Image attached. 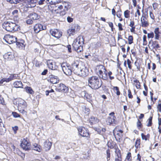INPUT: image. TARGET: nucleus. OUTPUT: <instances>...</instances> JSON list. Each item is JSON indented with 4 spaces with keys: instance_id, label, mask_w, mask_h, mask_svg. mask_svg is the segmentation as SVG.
<instances>
[{
    "instance_id": "0e129e2a",
    "label": "nucleus",
    "mask_w": 161,
    "mask_h": 161,
    "mask_svg": "<svg viewBox=\"0 0 161 161\" xmlns=\"http://www.w3.org/2000/svg\"><path fill=\"white\" fill-rule=\"evenodd\" d=\"M94 129L97 132L99 133H100L102 132L101 128V127H95L94 128Z\"/></svg>"
},
{
    "instance_id": "cd10ccee",
    "label": "nucleus",
    "mask_w": 161,
    "mask_h": 161,
    "mask_svg": "<svg viewBox=\"0 0 161 161\" xmlns=\"http://www.w3.org/2000/svg\"><path fill=\"white\" fill-rule=\"evenodd\" d=\"M6 129L4 125L3 120L0 117V135H3L6 132Z\"/></svg>"
},
{
    "instance_id": "0eeeda50",
    "label": "nucleus",
    "mask_w": 161,
    "mask_h": 161,
    "mask_svg": "<svg viewBox=\"0 0 161 161\" xmlns=\"http://www.w3.org/2000/svg\"><path fill=\"white\" fill-rule=\"evenodd\" d=\"M147 11H142L143 14L141 19V26L142 27H147L149 25Z\"/></svg>"
},
{
    "instance_id": "f257e3e1",
    "label": "nucleus",
    "mask_w": 161,
    "mask_h": 161,
    "mask_svg": "<svg viewBox=\"0 0 161 161\" xmlns=\"http://www.w3.org/2000/svg\"><path fill=\"white\" fill-rule=\"evenodd\" d=\"M84 39L83 36H79L74 40L72 44L73 49L77 53H81L83 51V45Z\"/></svg>"
},
{
    "instance_id": "72a5a7b5",
    "label": "nucleus",
    "mask_w": 161,
    "mask_h": 161,
    "mask_svg": "<svg viewBox=\"0 0 161 161\" xmlns=\"http://www.w3.org/2000/svg\"><path fill=\"white\" fill-rule=\"evenodd\" d=\"M127 41H126L125 39L123 40L125 41L126 43H128L129 45H131L134 43V38L132 35H129L128 37L127 38Z\"/></svg>"
},
{
    "instance_id": "8fccbe9b",
    "label": "nucleus",
    "mask_w": 161,
    "mask_h": 161,
    "mask_svg": "<svg viewBox=\"0 0 161 161\" xmlns=\"http://www.w3.org/2000/svg\"><path fill=\"white\" fill-rule=\"evenodd\" d=\"M152 119H153V116H150L149 119H148L147 121L148 122V123L147 125V127H150L153 124L152 123Z\"/></svg>"
},
{
    "instance_id": "6e6d98bb",
    "label": "nucleus",
    "mask_w": 161,
    "mask_h": 161,
    "mask_svg": "<svg viewBox=\"0 0 161 161\" xmlns=\"http://www.w3.org/2000/svg\"><path fill=\"white\" fill-rule=\"evenodd\" d=\"M128 98L130 99H132L133 97L131 90L130 89H129L128 90Z\"/></svg>"
},
{
    "instance_id": "20e7f679",
    "label": "nucleus",
    "mask_w": 161,
    "mask_h": 161,
    "mask_svg": "<svg viewBox=\"0 0 161 161\" xmlns=\"http://www.w3.org/2000/svg\"><path fill=\"white\" fill-rule=\"evenodd\" d=\"M2 27L6 31L9 32H15L20 30V27L18 25L11 22H4L2 24Z\"/></svg>"
},
{
    "instance_id": "f8f14e48",
    "label": "nucleus",
    "mask_w": 161,
    "mask_h": 161,
    "mask_svg": "<svg viewBox=\"0 0 161 161\" xmlns=\"http://www.w3.org/2000/svg\"><path fill=\"white\" fill-rule=\"evenodd\" d=\"M31 142L27 138H24L21 141L20 144L21 147L25 150H29L31 149Z\"/></svg>"
},
{
    "instance_id": "2eb2a0df",
    "label": "nucleus",
    "mask_w": 161,
    "mask_h": 161,
    "mask_svg": "<svg viewBox=\"0 0 161 161\" xmlns=\"http://www.w3.org/2000/svg\"><path fill=\"white\" fill-rule=\"evenodd\" d=\"M49 32L52 36L55 37L57 39H59L62 35V32L57 29H50Z\"/></svg>"
},
{
    "instance_id": "3c124183",
    "label": "nucleus",
    "mask_w": 161,
    "mask_h": 161,
    "mask_svg": "<svg viewBox=\"0 0 161 161\" xmlns=\"http://www.w3.org/2000/svg\"><path fill=\"white\" fill-rule=\"evenodd\" d=\"M85 69L84 68H81V71H80V74L79 75H78L81 76H85L87 75V74L85 71Z\"/></svg>"
},
{
    "instance_id": "4be33fe9",
    "label": "nucleus",
    "mask_w": 161,
    "mask_h": 161,
    "mask_svg": "<svg viewBox=\"0 0 161 161\" xmlns=\"http://www.w3.org/2000/svg\"><path fill=\"white\" fill-rule=\"evenodd\" d=\"M48 81H50L51 83L53 84H55L59 82V78L57 76L54 75H51L48 77Z\"/></svg>"
},
{
    "instance_id": "774afa93",
    "label": "nucleus",
    "mask_w": 161,
    "mask_h": 161,
    "mask_svg": "<svg viewBox=\"0 0 161 161\" xmlns=\"http://www.w3.org/2000/svg\"><path fill=\"white\" fill-rule=\"evenodd\" d=\"M158 111L161 113V103H159L157 106Z\"/></svg>"
},
{
    "instance_id": "e433bc0d",
    "label": "nucleus",
    "mask_w": 161,
    "mask_h": 161,
    "mask_svg": "<svg viewBox=\"0 0 161 161\" xmlns=\"http://www.w3.org/2000/svg\"><path fill=\"white\" fill-rule=\"evenodd\" d=\"M141 139L140 138H137L136 139L134 146L136 149H140L141 148Z\"/></svg>"
},
{
    "instance_id": "aec40b11",
    "label": "nucleus",
    "mask_w": 161,
    "mask_h": 161,
    "mask_svg": "<svg viewBox=\"0 0 161 161\" xmlns=\"http://www.w3.org/2000/svg\"><path fill=\"white\" fill-rule=\"evenodd\" d=\"M72 66L73 68L72 71L78 75H80V72L81 71V69L80 65H79V64L75 63L72 64Z\"/></svg>"
},
{
    "instance_id": "de8ad7c7",
    "label": "nucleus",
    "mask_w": 161,
    "mask_h": 161,
    "mask_svg": "<svg viewBox=\"0 0 161 161\" xmlns=\"http://www.w3.org/2000/svg\"><path fill=\"white\" fill-rule=\"evenodd\" d=\"M127 66L130 69H131L132 67V63L129 59H127Z\"/></svg>"
},
{
    "instance_id": "09e8293b",
    "label": "nucleus",
    "mask_w": 161,
    "mask_h": 161,
    "mask_svg": "<svg viewBox=\"0 0 161 161\" xmlns=\"http://www.w3.org/2000/svg\"><path fill=\"white\" fill-rule=\"evenodd\" d=\"M136 124L137 127L138 129L141 130V129L143 127V125L141 123V121H140L139 119H138Z\"/></svg>"
},
{
    "instance_id": "c85d7f7f",
    "label": "nucleus",
    "mask_w": 161,
    "mask_h": 161,
    "mask_svg": "<svg viewBox=\"0 0 161 161\" xmlns=\"http://www.w3.org/2000/svg\"><path fill=\"white\" fill-rule=\"evenodd\" d=\"M52 143L49 141L46 140L44 142L43 149L46 151H47L50 150L51 147Z\"/></svg>"
},
{
    "instance_id": "2f4dec72",
    "label": "nucleus",
    "mask_w": 161,
    "mask_h": 161,
    "mask_svg": "<svg viewBox=\"0 0 161 161\" xmlns=\"http://www.w3.org/2000/svg\"><path fill=\"white\" fill-rule=\"evenodd\" d=\"M116 151L115 153L116 157L114 159V161H122V157L121 151Z\"/></svg>"
},
{
    "instance_id": "393cba45",
    "label": "nucleus",
    "mask_w": 161,
    "mask_h": 161,
    "mask_svg": "<svg viewBox=\"0 0 161 161\" xmlns=\"http://www.w3.org/2000/svg\"><path fill=\"white\" fill-rule=\"evenodd\" d=\"M84 94V98L91 103L92 102V97L91 94H89L87 92L84 90L82 92Z\"/></svg>"
},
{
    "instance_id": "6ab92c4d",
    "label": "nucleus",
    "mask_w": 161,
    "mask_h": 161,
    "mask_svg": "<svg viewBox=\"0 0 161 161\" xmlns=\"http://www.w3.org/2000/svg\"><path fill=\"white\" fill-rule=\"evenodd\" d=\"M33 29L34 32L37 33L41 31L46 30V26H43L42 24L38 23L34 25Z\"/></svg>"
},
{
    "instance_id": "c9c22d12",
    "label": "nucleus",
    "mask_w": 161,
    "mask_h": 161,
    "mask_svg": "<svg viewBox=\"0 0 161 161\" xmlns=\"http://www.w3.org/2000/svg\"><path fill=\"white\" fill-rule=\"evenodd\" d=\"M141 136L142 139L143 141H149L150 135L149 133L146 135L144 133H142L141 134Z\"/></svg>"
},
{
    "instance_id": "5701e85b",
    "label": "nucleus",
    "mask_w": 161,
    "mask_h": 161,
    "mask_svg": "<svg viewBox=\"0 0 161 161\" xmlns=\"http://www.w3.org/2000/svg\"><path fill=\"white\" fill-rule=\"evenodd\" d=\"M88 121L90 125L92 126L97 124L99 122V119L97 117L92 116L89 119Z\"/></svg>"
},
{
    "instance_id": "ddd939ff",
    "label": "nucleus",
    "mask_w": 161,
    "mask_h": 161,
    "mask_svg": "<svg viewBox=\"0 0 161 161\" xmlns=\"http://www.w3.org/2000/svg\"><path fill=\"white\" fill-rule=\"evenodd\" d=\"M77 130L79 134L83 137L88 138L90 137V135L87 129L83 126H80L78 128Z\"/></svg>"
},
{
    "instance_id": "9d476101",
    "label": "nucleus",
    "mask_w": 161,
    "mask_h": 161,
    "mask_svg": "<svg viewBox=\"0 0 161 161\" xmlns=\"http://www.w3.org/2000/svg\"><path fill=\"white\" fill-rule=\"evenodd\" d=\"M80 26L77 24H72L70 27L67 30V33L69 36H73L76 32L79 31Z\"/></svg>"
},
{
    "instance_id": "79ce46f5",
    "label": "nucleus",
    "mask_w": 161,
    "mask_h": 161,
    "mask_svg": "<svg viewBox=\"0 0 161 161\" xmlns=\"http://www.w3.org/2000/svg\"><path fill=\"white\" fill-rule=\"evenodd\" d=\"M112 89L117 95L119 96L120 95L121 93L119 87L118 86H113Z\"/></svg>"
},
{
    "instance_id": "7ed1b4c3",
    "label": "nucleus",
    "mask_w": 161,
    "mask_h": 161,
    "mask_svg": "<svg viewBox=\"0 0 161 161\" xmlns=\"http://www.w3.org/2000/svg\"><path fill=\"white\" fill-rule=\"evenodd\" d=\"M95 72L96 74L100 79L104 80L108 79L107 70L104 65L102 64L97 65Z\"/></svg>"
},
{
    "instance_id": "680f3d73",
    "label": "nucleus",
    "mask_w": 161,
    "mask_h": 161,
    "mask_svg": "<svg viewBox=\"0 0 161 161\" xmlns=\"http://www.w3.org/2000/svg\"><path fill=\"white\" fill-rule=\"evenodd\" d=\"M4 82H9L8 78H5L2 79L0 80V85L2 84Z\"/></svg>"
},
{
    "instance_id": "b1692460",
    "label": "nucleus",
    "mask_w": 161,
    "mask_h": 161,
    "mask_svg": "<svg viewBox=\"0 0 161 161\" xmlns=\"http://www.w3.org/2000/svg\"><path fill=\"white\" fill-rule=\"evenodd\" d=\"M3 57L5 61H7L13 60L14 58V56L11 52H9L5 53Z\"/></svg>"
},
{
    "instance_id": "a878e982",
    "label": "nucleus",
    "mask_w": 161,
    "mask_h": 161,
    "mask_svg": "<svg viewBox=\"0 0 161 161\" xmlns=\"http://www.w3.org/2000/svg\"><path fill=\"white\" fill-rule=\"evenodd\" d=\"M17 46L21 49H23L25 48V41L22 39L18 40L16 42Z\"/></svg>"
},
{
    "instance_id": "37998d69",
    "label": "nucleus",
    "mask_w": 161,
    "mask_h": 161,
    "mask_svg": "<svg viewBox=\"0 0 161 161\" xmlns=\"http://www.w3.org/2000/svg\"><path fill=\"white\" fill-rule=\"evenodd\" d=\"M132 157L131 153L130 152L127 153L125 159V161H132Z\"/></svg>"
},
{
    "instance_id": "338daca9",
    "label": "nucleus",
    "mask_w": 161,
    "mask_h": 161,
    "mask_svg": "<svg viewBox=\"0 0 161 161\" xmlns=\"http://www.w3.org/2000/svg\"><path fill=\"white\" fill-rule=\"evenodd\" d=\"M108 24L109 26L111 28V31H113L114 29V25L113 23L112 22H109Z\"/></svg>"
},
{
    "instance_id": "864d4df0",
    "label": "nucleus",
    "mask_w": 161,
    "mask_h": 161,
    "mask_svg": "<svg viewBox=\"0 0 161 161\" xmlns=\"http://www.w3.org/2000/svg\"><path fill=\"white\" fill-rule=\"evenodd\" d=\"M118 44L120 47L121 48V50L122 52L125 53L126 52V50L125 48V44H122L121 42L120 43H119Z\"/></svg>"
},
{
    "instance_id": "6e6552de",
    "label": "nucleus",
    "mask_w": 161,
    "mask_h": 161,
    "mask_svg": "<svg viewBox=\"0 0 161 161\" xmlns=\"http://www.w3.org/2000/svg\"><path fill=\"white\" fill-rule=\"evenodd\" d=\"M28 19L26 20V23L28 25H31L34 23V21L39 19L40 16L35 13H32L29 14L27 16Z\"/></svg>"
},
{
    "instance_id": "58836bf2",
    "label": "nucleus",
    "mask_w": 161,
    "mask_h": 161,
    "mask_svg": "<svg viewBox=\"0 0 161 161\" xmlns=\"http://www.w3.org/2000/svg\"><path fill=\"white\" fill-rule=\"evenodd\" d=\"M33 146L34 150L39 152L42 151V149L41 146L40 145L37 143H35Z\"/></svg>"
},
{
    "instance_id": "473e14b6",
    "label": "nucleus",
    "mask_w": 161,
    "mask_h": 161,
    "mask_svg": "<svg viewBox=\"0 0 161 161\" xmlns=\"http://www.w3.org/2000/svg\"><path fill=\"white\" fill-rule=\"evenodd\" d=\"M10 15L14 20L16 21H18L19 20L18 11H13L10 14Z\"/></svg>"
},
{
    "instance_id": "69168bd1",
    "label": "nucleus",
    "mask_w": 161,
    "mask_h": 161,
    "mask_svg": "<svg viewBox=\"0 0 161 161\" xmlns=\"http://www.w3.org/2000/svg\"><path fill=\"white\" fill-rule=\"evenodd\" d=\"M0 104L3 105H5L3 97L0 95Z\"/></svg>"
},
{
    "instance_id": "4c0bfd02",
    "label": "nucleus",
    "mask_w": 161,
    "mask_h": 161,
    "mask_svg": "<svg viewBox=\"0 0 161 161\" xmlns=\"http://www.w3.org/2000/svg\"><path fill=\"white\" fill-rule=\"evenodd\" d=\"M129 26L131 27L130 31L131 32L135 33V32L136 25H135V22L134 21H131L129 24Z\"/></svg>"
},
{
    "instance_id": "bb28decb",
    "label": "nucleus",
    "mask_w": 161,
    "mask_h": 161,
    "mask_svg": "<svg viewBox=\"0 0 161 161\" xmlns=\"http://www.w3.org/2000/svg\"><path fill=\"white\" fill-rule=\"evenodd\" d=\"M154 38L155 40H159L161 38V33L158 27H157L154 29Z\"/></svg>"
},
{
    "instance_id": "f03ea898",
    "label": "nucleus",
    "mask_w": 161,
    "mask_h": 161,
    "mask_svg": "<svg viewBox=\"0 0 161 161\" xmlns=\"http://www.w3.org/2000/svg\"><path fill=\"white\" fill-rule=\"evenodd\" d=\"M15 104L17 105V109L18 111L23 115H27V104L25 101L21 98H18L16 99Z\"/></svg>"
},
{
    "instance_id": "603ef678",
    "label": "nucleus",
    "mask_w": 161,
    "mask_h": 161,
    "mask_svg": "<svg viewBox=\"0 0 161 161\" xmlns=\"http://www.w3.org/2000/svg\"><path fill=\"white\" fill-rule=\"evenodd\" d=\"M142 41V45L143 46H146L147 45L148 42L147 40V36L145 35H144L143 36Z\"/></svg>"
},
{
    "instance_id": "e2e57ef3",
    "label": "nucleus",
    "mask_w": 161,
    "mask_h": 161,
    "mask_svg": "<svg viewBox=\"0 0 161 161\" xmlns=\"http://www.w3.org/2000/svg\"><path fill=\"white\" fill-rule=\"evenodd\" d=\"M124 14L125 18H127L130 17V11H125Z\"/></svg>"
},
{
    "instance_id": "052dcab7",
    "label": "nucleus",
    "mask_w": 161,
    "mask_h": 161,
    "mask_svg": "<svg viewBox=\"0 0 161 161\" xmlns=\"http://www.w3.org/2000/svg\"><path fill=\"white\" fill-rule=\"evenodd\" d=\"M83 112L86 115L89 114L90 112V109L89 108H85L83 109Z\"/></svg>"
},
{
    "instance_id": "f3484780",
    "label": "nucleus",
    "mask_w": 161,
    "mask_h": 161,
    "mask_svg": "<svg viewBox=\"0 0 161 161\" xmlns=\"http://www.w3.org/2000/svg\"><path fill=\"white\" fill-rule=\"evenodd\" d=\"M55 90L58 92L66 93L68 91V88L63 83H60L58 85L55 89Z\"/></svg>"
},
{
    "instance_id": "5fc2aeb1",
    "label": "nucleus",
    "mask_w": 161,
    "mask_h": 161,
    "mask_svg": "<svg viewBox=\"0 0 161 161\" xmlns=\"http://www.w3.org/2000/svg\"><path fill=\"white\" fill-rule=\"evenodd\" d=\"M154 32L153 31H151L150 32L147 33V37L148 39H152L154 38Z\"/></svg>"
},
{
    "instance_id": "4468645a",
    "label": "nucleus",
    "mask_w": 161,
    "mask_h": 161,
    "mask_svg": "<svg viewBox=\"0 0 161 161\" xmlns=\"http://www.w3.org/2000/svg\"><path fill=\"white\" fill-rule=\"evenodd\" d=\"M3 39L8 43L11 44L16 42L17 41L16 37L9 34L5 35Z\"/></svg>"
},
{
    "instance_id": "c03bdc74",
    "label": "nucleus",
    "mask_w": 161,
    "mask_h": 161,
    "mask_svg": "<svg viewBox=\"0 0 161 161\" xmlns=\"http://www.w3.org/2000/svg\"><path fill=\"white\" fill-rule=\"evenodd\" d=\"M106 159L107 161L110 160L111 158V150L109 148L106 151Z\"/></svg>"
},
{
    "instance_id": "a18cd8bd",
    "label": "nucleus",
    "mask_w": 161,
    "mask_h": 161,
    "mask_svg": "<svg viewBox=\"0 0 161 161\" xmlns=\"http://www.w3.org/2000/svg\"><path fill=\"white\" fill-rule=\"evenodd\" d=\"M136 67V68L138 71H140L141 66V63L140 61H136L134 63Z\"/></svg>"
},
{
    "instance_id": "a19ab883",
    "label": "nucleus",
    "mask_w": 161,
    "mask_h": 161,
    "mask_svg": "<svg viewBox=\"0 0 161 161\" xmlns=\"http://www.w3.org/2000/svg\"><path fill=\"white\" fill-rule=\"evenodd\" d=\"M143 86L145 90L143 91V95L146 97L148 95V88L146 82V81L143 83Z\"/></svg>"
},
{
    "instance_id": "bf43d9fd",
    "label": "nucleus",
    "mask_w": 161,
    "mask_h": 161,
    "mask_svg": "<svg viewBox=\"0 0 161 161\" xmlns=\"http://www.w3.org/2000/svg\"><path fill=\"white\" fill-rule=\"evenodd\" d=\"M112 75V73L111 71H109L108 73L107 72L108 76H109V79L111 80H112L114 78V76H111Z\"/></svg>"
},
{
    "instance_id": "a211bd4d",
    "label": "nucleus",
    "mask_w": 161,
    "mask_h": 161,
    "mask_svg": "<svg viewBox=\"0 0 161 161\" xmlns=\"http://www.w3.org/2000/svg\"><path fill=\"white\" fill-rule=\"evenodd\" d=\"M107 146L109 148H110V149H115V153L116 152V151H120L118 148L116 142L114 141H112L111 139L108 141L107 143Z\"/></svg>"
},
{
    "instance_id": "1a4fd4ad",
    "label": "nucleus",
    "mask_w": 161,
    "mask_h": 161,
    "mask_svg": "<svg viewBox=\"0 0 161 161\" xmlns=\"http://www.w3.org/2000/svg\"><path fill=\"white\" fill-rule=\"evenodd\" d=\"M62 70L64 73L67 75H70L72 74V67L66 62H63L61 64Z\"/></svg>"
},
{
    "instance_id": "ea45409f",
    "label": "nucleus",
    "mask_w": 161,
    "mask_h": 161,
    "mask_svg": "<svg viewBox=\"0 0 161 161\" xmlns=\"http://www.w3.org/2000/svg\"><path fill=\"white\" fill-rule=\"evenodd\" d=\"M36 0H29V4L28 5V8L34 7L36 6L35 4L36 2Z\"/></svg>"
},
{
    "instance_id": "423d86ee",
    "label": "nucleus",
    "mask_w": 161,
    "mask_h": 161,
    "mask_svg": "<svg viewBox=\"0 0 161 161\" xmlns=\"http://www.w3.org/2000/svg\"><path fill=\"white\" fill-rule=\"evenodd\" d=\"M123 130L115 127L113 131V135L115 140L118 142H120L122 140L123 136Z\"/></svg>"
},
{
    "instance_id": "13d9d810",
    "label": "nucleus",
    "mask_w": 161,
    "mask_h": 161,
    "mask_svg": "<svg viewBox=\"0 0 161 161\" xmlns=\"http://www.w3.org/2000/svg\"><path fill=\"white\" fill-rule=\"evenodd\" d=\"M12 114L13 116L15 118L21 117V115L15 112H12Z\"/></svg>"
},
{
    "instance_id": "7c9ffc66",
    "label": "nucleus",
    "mask_w": 161,
    "mask_h": 161,
    "mask_svg": "<svg viewBox=\"0 0 161 161\" xmlns=\"http://www.w3.org/2000/svg\"><path fill=\"white\" fill-rule=\"evenodd\" d=\"M8 81H12L14 80H19L20 79V76L19 74H12L10 75L9 77L8 78Z\"/></svg>"
},
{
    "instance_id": "c756f323",
    "label": "nucleus",
    "mask_w": 161,
    "mask_h": 161,
    "mask_svg": "<svg viewBox=\"0 0 161 161\" xmlns=\"http://www.w3.org/2000/svg\"><path fill=\"white\" fill-rule=\"evenodd\" d=\"M133 80L132 83L133 86H135L137 89H141V84L139 80L135 78H133Z\"/></svg>"
},
{
    "instance_id": "4d7b16f0",
    "label": "nucleus",
    "mask_w": 161,
    "mask_h": 161,
    "mask_svg": "<svg viewBox=\"0 0 161 161\" xmlns=\"http://www.w3.org/2000/svg\"><path fill=\"white\" fill-rule=\"evenodd\" d=\"M153 6L154 10L159 9V8L160 7V5H158V4L156 3H154L153 4Z\"/></svg>"
},
{
    "instance_id": "412c9836",
    "label": "nucleus",
    "mask_w": 161,
    "mask_h": 161,
    "mask_svg": "<svg viewBox=\"0 0 161 161\" xmlns=\"http://www.w3.org/2000/svg\"><path fill=\"white\" fill-rule=\"evenodd\" d=\"M47 62L49 69L52 70H55L58 68V66L56 65L55 63L53 60H48Z\"/></svg>"
},
{
    "instance_id": "f704fd0d",
    "label": "nucleus",
    "mask_w": 161,
    "mask_h": 161,
    "mask_svg": "<svg viewBox=\"0 0 161 161\" xmlns=\"http://www.w3.org/2000/svg\"><path fill=\"white\" fill-rule=\"evenodd\" d=\"M14 87L16 88H23V84L21 81L16 80L13 83Z\"/></svg>"
},
{
    "instance_id": "39448f33",
    "label": "nucleus",
    "mask_w": 161,
    "mask_h": 161,
    "mask_svg": "<svg viewBox=\"0 0 161 161\" xmlns=\"http://www.w3.org/2000/svg\"><path fill=\"white\" fill-rule=\"evenodd\" d=\"M88 81L89 86L92 89H98L102 85L98 77L96 76H92L89 78Z\"/></svg>"
},
{
    "instance_id": "dca6fc26",
    "label": "nucleus",
    "mask_w": 161,
    "mask_h": 161,
    "mask_svg": "<svg viewBox=\"0 0 161 161\" xmlns=\"http://www.w3.org/2000/svg\"><path fill=\"white\" fill-rule=\"evenodd\" d=\"M148 46L152 50L154 49L156 51L160 47L159 42L156 40L153 41L151 40L148 42Z\"/></svg>"
},
{
    "instance_id": "9b49d317",
    "label": "nucleus",
    "mask_w": 161,
    "mask_h": 161,
    "mask_svg": "<svg viewBox=\"0 0 161 161\" xmlns=\"http://www.w3.org/2000/svg\"><path fill=\"white\" fill-rule=\"evenodd\" d=\"M106 122L107 124L109 125L117 124L116 117L115 115L114 112H112L109 114V116L106 120Z\"/></svg>"
},
{
    "instance_id": "49530a36",
    "label": "nucleus",
    "mask_w": 161,
    "mask_h": 161,
    "mask_svg": "<svg viewBox=\"0 0 161 161\" xmlns=\"http://www.w3.org/2000/svg\"><path fill=\"white\" fill-rule=\"evenodd\" d=\"M25 90L26 92L28 93L32 94L34 93V91L31 87L27 86L25 87Z\"/></svg>"
}]
</instances>
